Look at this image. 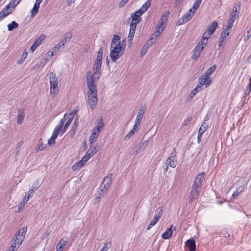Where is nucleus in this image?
I'll list each match as a JSON object with an SVG mask.
<instances>
[{"label": "nucleus", "mask_w": 251, "mask_h": 251, "mask_svg": "<svg viewBox=\"0 0 251 251\" xmlns=\"http://www.w3.org/2000/svg\"><path fill=\"white\" fill-rule=\"evenodd\" d=\"M151 0H147L146 1V2L141 6V7L138 10L143 14L151 6Z\"/></svg>", "instance_id": "obj_27"}, {"label": "nucleus", "mask_w": 251, "mask_h": 251, "mask_svg": "<svg viewBox=\"0 0 251 251\" xmlns=\"http://www.w3.org/2000/svg\"><path fill=\"white\" fill-rule=\"evenodd\" d=\"M65 116H66V114L64 115V118L62 119L60 121L58 124L55 126V127L53 130V133L52 134V136L51 137V138H52L55 140L57 138L59 132H60L63 126V125L65 123Z\"/></svg>", "instance_id": "obj_11"}, {"label": "nucleus", "mask_w": 251, "mask_h": 251, "mask_svg": "<svg viewBox=\"0 0 251 251\" xmlns=\"http://www.w3.org/2000/svg\"><path fill=\"white\" fill-rule=\"evenodd\" d=\"M50 93L51 95H56L57 92L55 89L58 87V81L56 75L51 72L50 74Z\"/></svg>", "instance_id": "obj_5"}, {"label": "nucleus", "mask_w": 251, "mask_h": 251, "mask_svg": "<svg viewBox=\"0 0 251 251\" xmlns=\"http://www.w3.org/2000/svg\"><path fill=\"white\" fill-rule=\"evenodd\" d=\"M173 226L171 225L170 227L168 228L165 232H164L162 235L161 237L165 240L169 239L172 236L173 233V231L172 230V227Z\"/></svg>", "instance_id": "obj_26"}, {"label": "nucleus", "mask_w": 251, "mask_h": 251, "mask_svg": "<svg viewBox=\"0 0 251 251\" xmlns=\"http://www.w3.org/2000/svg\"><path fill=\"white\" fill-rule=\"evenodd\" d=\"M146 108L145 106H141L138 111L136 118V122L137 123H140L143 115L145 114Z\"/></svg>", "instance_id": "obj_23"}, {"label": "nucleus", "mask_w": 251, "mask_h": 251, "mask_svg": "<svg viewBox=\"0 0 251 251\" xmlns=\"http://www.w3.org/2000/svg\"><path fill=\"white\" fill-rule=\"evenodd\" d=\"M233 22H230L228 21V25L227 26L226 28L224 30H226V32H230V30H231L233 26Z\"/></svg>", "instance_id": "obj_50"}, {"label": "nucleus", "mask_w": 251, "mask_h": 251, "mask_svg": "<svg viewBox=\"0 0 251 251\" xmlns=\"http://www.w3.org/2000/svg\"><path fill=\"white\" fill-rule=\"evenodd\" d=\"M110 246H111L110 243H108V242L104 244L102 248L99 251H107L108 250V249L110 248Z\"/></svg>", "instance_id": "obj_55"}, {"label": "nucleus", "mask_w": 251, "mask_h": 251, "mask_svg": "<svg viewBox=\"0 0 251 251\" xmlns=\"http://www.w3.org/2000/svg\"><path fill=\"white\" fill-rule=\"evenodd\" d=\"M244 190V186L243 185H241L239 186L237 189L236 191H234L232 194V196L233 197H237L239 194L242 192Z\"/></svg>", "instance_id": "obj_38"}, {"label": "nucleus", "mask_w": 251, "mask_h": 251, "mask_svg": "<svg viewBox=\"0 0 251 251\" xmlns=\"http://www.w3.org/2000/svg\"><path fill=\"white\" fill-rule=\"evenodd\" d=\"M198 84L194 88V91H200L202 89L203 85L209 86L211 83V80L204 76L199 78Z\"/></svg>", "instance_id": "obj_6"}, {"label": "nucleus", "mask_w": 251, "mask_h": 251, "mask_svg": "<svg viewBox=\"0 0 251 251\" xmlns=\"http://www.w3.org/2000/svg\"><path fill=\"white\" fill-rule=\"evenodd\" d=\"M143 13L140 12L138 10L136 11L135 12L131 14V17L132 18V21L137 22L139 23L141 20V15Z\"/></svg>", "instance_id": "obj_17"}, {"label": "nucleus", "mask_w": 251, "mask_h": 251, "mask_svg": "<svg viewBox=\"0 0 251 251\" xmlns=\"http://www.w3.org/2000/svg\"><path fill=\"white\" fill-rule=\"evenodd\" d=\"M112 176L113 175L112 174H108L107 176L103 178L101 184L102 186L108 189L112 184Z\"/></svg>", "instance_id": "obj_15"}, {"label": "nucleus", "mask_w": 251, "mask_h": 251, "mask_svg": "<svg viewBox=\"0 0 251 251\" xmlns=\"http://www.w3.org/2000/svg\"><path fill=\"white\" fill-rule=\"evenodd\" d=\"M40 186L39 182L37 180L32 185L31 188L29 189V191L27 193V196L26 198V201L32 197L34 192L39 188Z\"/></svg>", "instance_id": "obj_16"}, {"label": "nucleus", "mask_w": 251, "mask_h": 251, "mask_svg": "<svg viewBox=\"0 0 251 251\" xmlns=\"http://www.w3.org/2000/svg\"><path fill=\"white\" fill-rule=\"evenodd\" d=\"M26 198V194L25 195V198L23 199L22 201L20 203L19 205V211L21 209H22L25 205V203H27V201H25V200Z\"/></svg>", "instance_id": "obj_56"}, {"label": "nucleus", "mask_w": 251, "mask_h": 251, "mask_svg": "<svg viewBox=\"0 0 251 251\" xmlns=\"http://www.w3.org/2000/svg\"><path fill=\"white\" fill-rule=\"evenodd\" d=\"M120 37L118 35H114L112 40V41H111V43L110 48L111 49L112 48H113V45H114L115 44L116 45L119 42H120Z\"/></svg>", "instance_id": "obj_37"}, {"label": "nucleus", "mask_w": 251, "mask_h": 251, "mask_svg": "<svg viewBox=\"0 0 251 251\" xmlns=\"http://www.w3.org/2000/svg\"><path fill=\"white\" fill-rule=\"evenodd\" d=\"M251 92V79L249 80V83L245 90V95H249Z\"/></svg>", "instance_id": "obj_44"}, {"label": "nucleus", "mask_w": 251, "mask_h": 251, "mask_svg": "<svg viewBox=\"0 0 251 251\" xmlns=\"http://www.w3.org/2000/svg\"><path fill=\"white\" fill-rule=\"evenodd\" d=\"M218 25V23L216 21H213L211 24V25L208 27L207 30H206L208 35H211L214 32V31L217 28Z\"/></svg>", "instance_id": "obj_20"}, {"label": "nucleus", "mask_w": 251, "mask_h": 251, "mask_svg": "<svg viewBox=\"0 0 251 251\" xmlns=\"http://www.w3.org/2000/svg\"><path fill=\"white\" fill-rule=\"evenodd\" d=\"M209 36L210 35H208L207 31H206L203 33V37L201 40H202V41H203L205 40H207L209 38Z\"/></svg>", "instance_id": "obj_64"}, {"label": "nucleus", "mask_w": 251, "mask_h": 251, "mask_svg": "<svg viewBox=\"0 0 251 251\" xmlns=\"http://www.w3.org/2000/svg\"><path fill=\"white\" fill-rule=\"evenodd\" d=\"M233 22H230L228 21V25L227 26L226 28L224 30H226V32H230V30H231L233 26Z\"/></svg>", "instance_id": "obj_51"}, {"label": "nucleus", "mask_w": 251, "mask_h": 251, "mask_svg": "<svg viewBox=\"0 0 251 251\" xmlns=\"http://www.w3.org/2000/svg\"><path fill=\"white\" fill-rule=\"evenodd\" d=\"M73 120V118H69L67 121L66 122L64 126L63 127V129L62 130V133L63 134L65 133V132L66 131V130L68 129L69 126L70 125L71 123L72 122Z\"/></svg>", "instance_id": "obj_39"}, {"label": "nucleus", "mask_w": 251, "mask_h": 251, "mask_svg": "<svg viewBox=\"0 0 251 251\" xmlns=\"http://www.w3.org/2000/svg\"><path fill=\"white\" fill-rule=\"evenodd\" d=\"M138 24V22H134V21H132L131 24H130V28L131 29H134V31L136 30V26L137 25V24Z\"/></svg>", "instance_id": "obj_60"}, {"label": "nucleus", "mask_w": 251, "mask_h": 251, "mask_svg": "<svg viewBox=\"0 0 251 251\" xmlns=\"http://www.w3.org/2000/svg\"><path fill=\"white\" fill-rule=\"evenodd\" d=\"M162 210L161 209L158 208L156 210V212L157 213L155 214L153 219L147 226V230L151 229L157 223L162 215Z\"/></svg>", "instance_id": "obj_8"}, {"label": "nucleus", "mask_w": 251, "mask_h": 251, "mask_svg": "<svg viewBox=\"0 0 251 251\" xmlns=\"http://www.w3.org/2000/svg\"><path fill=\"white\" fill-rule=\"evenodd\" d=\"M135 32V31H134V29H132L131 28L129 29V32L128 37L129 41L131 42L133 40Z\"/></svg>", "instance_id": "obj_45"}, {"label": "nucleus", "mask_w": 251, "mask_h": 251, "mask_svg": "<svg viewBox=\"0 0 251 251\" xmlns=\"http://www.w3.org/2000/svg\"><path fill=\"white\" fill-rule=\"evenodd\" d=\"M192 120V117L191 116L187 117L183 121V122L182 123V126H187L189 124V123L191 122Z\"/></svg>", "instance_id": "obj_46"}, {"label": "nucleus", "mask_w": 251, "mask_h": 251, "mask_svg": "<svg viewBox=\"0 0 251 251\" xmlns=\"http://www.w3.org/2000/svg\"><path fill=\"white\" fill-rule=\"evenodd\" d=\"M77 128V127L76 126H72L71 130H70V135L71 136H73L75 134L76 130Z\"/></svg>", "instance_id": "obj_58"}, {"label": "nucleus", "mask_w": 251, "mask_h": 251, "mask_svg": "<svg viewBox=\"0 0 251 251\" xmlns=\"http://www.w3.org/2000/svg\"><path fill=\"white\" fill-rule=\"evenodd\" d=\"M27 230V228L26 227L20 228L15 234L12 242V245L8 248L6 251H17V249L24 240Z\"/></svg>", "instance_id": "obj_1"}, {"label": "nucleus", "mask_w": 251, "mask_h": 251, "mask_svg": "<svg viewBox=\"0 0 251 251\" xmlns=\"http://www.w3.org/2000/svg\"><path fill=\"white\" fill-rule=\"evenodd\" d=\"M107 192V189L105 187H104L100 185V187L98 189V194L95 198V202L96 204L97 203H99L100 201L101 196L104 195Z\"/></svg>", "instance_id": "obj_14"}, {"label": "nucleus", "mask_w": 251, "mask_h": 251, "mask_svg": "<svg viewBox=\"0 0 251 251\" xmlns=\"http://www.w3.org/2000/svg\"><path fill=\"white\" fill-rule=\"evenodd\" d=\"M17 122L19 125H21L23 123V120L25 117V114L24 110L22 109H19L17 111Z\"/></svg>", "instance_id": "obj_18"}, {"label": "nucleus", "mask_w": 251, "mask_h": 251, "mask_svg": "<svg viewBox=\"0 0 251 251\" xmlns=\"http://www.w3.org/2000/svg\"><path fill=\"white\" fill-rule=\"evenodd\" d=\"M95 81H97L96 79H93L92 76L91 77H86L87 86L88 89L87 96L97 95V86Z\"/></svg>", "instance_id": "obj_4"}, {"label": "nucleus", "mask_w": 251, "mask_h": 251, "mask_svg": "<svg viewBox=\"0 0 251 251\" xmlns=\"http://www.w3.org/2000/svg\"><path fill=\"white\" fill-rule=\"evenodd\" d=\"M205 176L206 174L205 172H201L199 173L197 175L192 185L201 189L202 182L205 179Z\"/></svg>", "instance_id": "obj_7"}, {"label": "nucleus", "mask_w": 251, "mask_h": 251, "mask_svg": "<svg viewBox=\"0 0 251 251\" xmlns=\"http://www.w3.org/2000/svg\"><path fill=\"white\" fill-rule=\"evenodd\" d=\"M45 35L44 34H41L36 39L34 43L39 46L41 44L43 41L45 39Z\"/></svg>", "instance_id": "obj_40"}, {"label": "nucleus", "mask_w": 251, "mask_h": 251, "mask_svg": "<svg viewBox=\"0 0 251 251\" xmlns=\"http://www.w3.org/2000/svg\"><path fill=\"white\" fill-rule=\"evenodd\" d=\"M166 27L165 24H164L162 23V22H159V24L156 27V29H158L159 30H160L161 31H163L165 29Z\"/></svg>", "instance_id": "obj_53"}, {"label": "nucleus", "mask_w": 251, "mask_h": 251, "mask_svg": "<svg viewBox=\"0 0 251 251\" xmlns=\"http://www.w3.org/2000/svg\"><path fill=\"white\" fill-rule=\"evenodd\" d=\"M155 41L156 38L151 37L145 44L144 47L148 49L149 47H151L155 43Z\"/></svg>", "instance_id": "obj_33"}, {"label": "nucleus", "mask_w": 251, "mask_h": 251, "mask_svg": "<svg viewBox=\"0 0 251 251\" xmlns=\"http://www.w3.org/2000/svg\"><path fill=\"white\" fill-rule=\"evenodd\" d=\"M208 127V124L207 123V122H202L198 130V133L203 135V133L206 131Z\"/></svg>", "instance_id": "obj_30"}, {"label": "nucleus", "mask_w": 251, "mask_h": 251, "mask_svg": "<svg viewBox=\"0 0 251 251\" xmlns=\"http://www.w3.org/2000/svg\"><path fill=\"white\" fill-rule=\"evenodd\" d=\"M27 52L25 51L22 54L21 59L17 61V63L19 64H21L25 61V58L27 57Z\"/></svg>", "instance_id": "obj_42"}, {"label": "nucleus", "mask_w": 251, "mask_h": 251, "mask_svg": "<svg viewBox=\"0 0 251 251\" xmlns=\"http://www.w3.org/2000/svg\"><path fill=\"white\" fill-rule=\"evenodd\" d=\"M135 133V131L133 130H131L128 134H127L124 140H129Z\"/></svg>", "instance_id": "obj_48"}, {"label": "nucleus", "mask_w": 251, "mask_h": 251, "mask_svg": "<svg viewBox=\"0 0 251 251\" xmlns=\"http://www.w3.org/2000/svg\"><path fill=\"white\" fill-rule=\"evenodd\" d=\"M43 0H36L35 3L31 11V16L33 17L36 15L38 12L40 4L42 2Z\"/></svg>", "instance_id": "obj_19"}, {"label": "nucleus", "mask_w": 251, "mask_h": 251, "mask_svg": "<svg viewBox=\"0 0 251 251\" xmlns=\"http://www.w3.org/2000/svg\"><path fill=\"white\" fill-rule=\"evenodd\" d=\"M100 145L97 144V146H93L90 149H91V151L95 154L100 150Z\"/></svg>", "instance_id": "obj_52"}, {"label": "nucleus", "mask_w": 251, "mask_h": 251, "mask_svg": "<svg viewBox=\"0 0 251 251\" xmlns=\"http://www.w3.org/2000/svg\"><path fill=\"white\" fill-rule=\"evenodd\" d=\"M230 32H226V30L223 31L220 36L219 39L218 46L219 47L223 46L227 40V37L229 35Z\"/></svg>", "instance_id": "obj_13"}, {"label": "nucleus", "mask_w": 251, "mask_h": 251, "mask_svg": "<svg viewBox=\"0 0 251 251\" xmlns=\"http://www.w3.org/2000/svg\"><path fill=\"white\" fill-rule=\"evenodd\" d=\"M200 3L197 2V1H195L194 3H193V6H192V11L193 13H195L196 12V10L199 7L200 5Z\"/></svg>", "instance_id": "obj_49"}, {"label": "nucleus", "mask_w": 251, "mask_h": 251, "mask_svg": "<svg viewBox=\"0 0 251 251\" xmlns=\"http://www.w3.org/2000/svg\"><path fill=\"white\" fill-rule=\"evenodd\" d=\"M84 165L80 161H78V162H76L72 166V169L73 170H76L78 168H81L82 166H83Z\"/></svg>", "instance_id": "obj_41"}, {"label": "nucleus", "mask_w": 251, "mask_h": 251, "mask_svg": "<svg viewBox=\"0 0 251 251\" xmlns=\"http://www.w3.org/2000/svg\"><path fill=\"white\" fill-rule=\"evenodd\" d=\"M148 48H146L144 46L143 47L140 54L141 57H142L146 54V53L148 51Z\"/></svg>", "instance_id": "obj_61"}, {"label": "nucleus", "mask_w": 251, "mask_h": 251, "mask_svg": "<svg viewBox=\"0 0 251 251\" xmlns=\"http://www.w3.org/2000/svg\"><path fill=\"white\" fill-rule=\"evenodd\" d=\"M126 41L119 42L110 50V56L112 62H115L124 53L126 47Z\"/></svg>", "instance_id": "obj_2"}, {"label": "nucleus", "mask_w": 251, "mask_h": 251, "mask_svg": "<svg viewBox=\"0 0 251 251\" xmlns=\"http://www.w3.org/2000/svg\"><path fill=\"white\" fill-rule=\"evenodd\" d=\"M173 150L174 151L171 153L170 156L166 159L165 164L169 165L171 167L175 168L177 164V159L176 150L173 149Z\"/></svg>", "instance_id": "obj_10"}, {"label": "nucleus", "mask_w": 251, "mask_h": 251, "mask_svg": "<svg viewBox=\"0 0 251 251\" xmlns=\"http://www.w3.org/2000/svg\"><path fill=\"white\" fill-rule=\"evenodd\" d=\"M46 144H43V143L42 141V139H40V140L38 141L37 147V151H39L44 150L46 147Z\"/></svg>", "instance_id": "obj_35"}, {"label": "nucleus", "mask_w": 251, "mask_h": 251, "mask_svg": "<svg viewBox=\"0 0 251 251\" xmlns=\"http://www.w3.org/2000/svg\"><path fill=\"white\" fill-rule=\"evenodd\" d=\"M101 65L102 63L95 61L93 66V73L90 71H88L87 73L86 77L89 78V77H91L92 76L93 79H96V81H98L101 74Z\"/></svg>", "instance_id": "obj_3"}, {"label": "nucleus", "mask_w": 251, "mask_h": 251, "mask_svg": "<svg viewBox=\"0 0 251 251\" xmlns=\"http://www.w3.org/2000/svg\"><path fill=\"white\" fill-rule=\"evenodd\" d=\"M200 54H201L200 53L194 50L192 56V58L194 60H196L199 58Z\"/></svg>", "instance_id": "obj_57"}, {"label": "nucleus", "mask_w": 251, "mask_h": 251, "mask_svg": "<svg viewBox=\"0 0 251 251\" xmlns=\"http://www.w3.org/2000/svg\"><path fill=\"white\" fill-rule=\"evenodd\" d=\"M239 14V10H237V8L235 6L233 8V11L230 13V18L228 21L234 22L236 18H238V15Z\"/></svg>", "instance_id": "obj_22"}, {"label": "nucleus", "mask_w": 251, "mask_h": 251, "mask_svg": "<svg viewBox=\"0 0 251 251\" xmlns=\"http://www.w3.org/2000/svg\"><path fill=\"white\" fill-rule=\"evenodd\" d=\"M88 103L91 110L94 109L97 105L98 95L87 96Z\"/></svg>", "instance_id": "obj_12"}, {"label": "nucleus", "mask_w": 251, "mask_h": 251, "mask_svg": "<svg viewBox=\"0 0 251 251\" xmlns=\"http://www.w3.org/2000/svg\"><path fill=\"white\" fill-rule=\"evenodd\" d=\"M186 244L187 246L189 251H195L196 249V242L193 239H190L186 241Z\"/></svg>", "instance_id": "obj_21"}, {"label": "nucleus", "mask_w": 251, "mask_h": 251, "mask_svg": "<svg viewBox=\"0 0 251 251\" xmlns=\"http://www.w3.org/2000/svg\"><path fill=\"white\" fill-rule=\"evenodd\" d=\"M103 47H101L99 48V51L97 53V57L95 61L102 63L103 58Z\"/></svg>", "instance_id": "obj_28"}, {"label": "nucleus", "mask_w": 251, "mask_h": 251, "mask_svg": "<svg viewBox=\"0 0 251 251\" xmlns=\"http://www.w3.org/2000/svg\"><path fill=\"white\" fill-rule=\"evenodd\" d=\"M11 12H12L11 10H10L9 11L7 12L6 14L4 13V11H1L0 12V21L2 20L3 19H4L5 17H6L7 15H8Z\"/></svg>", "instance_id": "obj_47"}, {"label": "nucleus", "mask_w": 251, "mask_h": 251, "mask_svg": "<svg viewBox=\"0 0 251 251\" xmlns=\"http://www.w3.org/2000/svg\"><path fill=\"white\" fill-rule=\"evenodd\" d=\"M207 44V42L204 43V41H202V40H201L199 42L198 44L195 47L194 50H196L197 52L201 53L205 47V46Z\"/></svg>", "instance_id": "obj_24"}, {"label": "nucleus", "mask_w": 251, "mask_h": 251, "mask_svg": "<svg viewBox=\"0 0 251 251\" xmlns=\"http://www.w3.org/2000/svg\"><path fill=\"white\" fill-rule=\"evenodd\" d=\"M68 239L66 237H63L58 243L57 245V250L59 251H63V247L66 244Z\"/></svg>", "instance_id": "obj_25"}, {"label": "nucleus", "mask_w": 251, "mask_h": 251, "mask_svg": "<svg viewBox=\"0 0 251 251\" xmlns=\"http://www.w3.org/2000/svg\"><path fill=\"white\" fill-rule=\"evenodd\" d=\"M149 143V140H146L144 141L141 142L139 144V148L140 150H144L148 145Z\"/></svg>", "instance_id": "obj_43"}, {"label": "nucleus", "mask_w": 251, "mask_h": 251, "mask_svg": "<svg viewBox=\"0 0 251 251\" xmlns=\"http://www.w3.org/2000/svg\"><path fill=\"white\" fill-rule=\"evenodd\" d=\"M169 15V11L165 12L164 14L161 17L160 19V22H162V23L165 24L168 19V16Z\"/></svg>", "instance_id": "obj_36"}, {"label": "nucleus", "mask_w": 251, "mask_h": 251, "mask_svg": "<svg viewBox=\"0 0 251 251\" xmlns=\"http://www.w3.org/2000/svg\"><path fill=\"white\" fill-rule=\"evenodd\" d=\"M187 21V20H185L183 17H181V18H180L177 22L176 23V25L177 26H179V25H181L183 24H184V23H186Z\"/></svg>", "instance_id": "obj_54"}, {"label": "nucleus", "mask_w": 251, "mask_h": 251, "mask_svg": "<svg viewBox=\"0 0 251 251\" xmlns=\"http://www.w3.org/2000/svg\"><path fill=\"white\" fill-rule=\"evenodd\" d=\"M11 8L13 9V2L10 1V3L6 6V7H5V9L8 10H11L12 11V9H11Z\"/></svg>", "instance_id": "obj_63"}, {"label": "nucleus", "mask_w": 251, "mask_h": 251, "mask_svg": "<svg viewBox=\"0 0 251 251\" xmlns=\"http://www.w3.org/2000/svg\"><path fill=\"white\" fill-rule=\"evenodd\" d=\"M216 69V65H213L206 71V72L204 73L203 76L209 78V76L211 75L212 73L215 71Z\"/></svg>", "instance_id": "obj_29"}, {"label": "nucleus", "mask_w": 251, "mask_h": 251, "mask_svg": "<svg viewBox=\"0 0 251 251\" xmlns=\"http://www.w3.org/2000/svg\"><path fill=\"white\" fill-rule=\"evenodd\" d=\"M55 143V139L50 138L48 141V145L50 146L52 145H54Z\"/></svg>", "instance_id": "obj_62"}, {"label": "nucleus", "mask_w": 251, "mask_h": 251, "mask_svg": "<svg viewBox=\"0 0 251 251\" xmlns=\"http://www.w3.org/2000/svg\"><path fill=\"white\" fill-rule=\"evenodd\" d=\"M195 13H193L192 9H190L183 16V17L187 20L188 22L193 17Z\"/></svg>", "instance_id": "obj_31"}, {"label": "nucleus", "mask_w": 251, "mask_h": 251, "mask_svg": "<svg viewBox=\"0 0 251 251\" xmlns=\"http://www.w3.org/2000/svg\"><path fill=\"white\" fill-rule=\"evenodd\" d=\"M201 189L196 187L195 186L192 185L190 194L188 198L189 203H191L194 200L198 199Z\"/></svg>", "instance_id": "obj_9"}, {"label": "nucleus", "mask_w": 251, "mask_h": 251, "mask_svg": "<svg viewBox=\"0 0 251 251\" xmlns=\"http://www.w3.org/2000/svg\"><path fill=\"white\" fill-rule=\"evenodd\" d=\"M98 137V133L95 131V130H93V132L91 134L89 137V141L90 144L92 145Z\"/></svg>", "instance_id": "obj_34"}, {"label": "nucleus", "mask_w": 251, "mask_h": 251, "mask_svg": "<svg viewBox=\"0 0 251 251\" xmlns=\"http://www.w3.org/2000/svg\"><path fill=\"white\" fill-rule=\"evenodd\" d=\"M94 155V154L91 151V149H89L85 154V155L89 159L91 158Z\"/></svg>", "instance_id": "obj_59"}, {"label": "nucleus", "mask_w": 251, "mask_h": 251, "mask_svg": "<svg viewBox=\"0 0 251 251\" xmlns=\"http://www.w3.org/2000/svg\"><path fill=\"white\" fill-rule=\"evenodd\" d=\"M18 26L19 25L17 22L15 21H12L7 25L8 30L9 31H12L14 29L17 28Z\"/></svg>", "instance_id": "obj_32"}]
</instances>
